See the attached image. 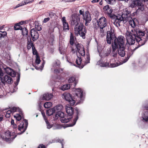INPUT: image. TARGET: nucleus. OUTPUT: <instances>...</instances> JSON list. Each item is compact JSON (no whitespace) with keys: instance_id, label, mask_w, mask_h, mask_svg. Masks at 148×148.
<instances>
[{"instance_id":"nucleus-62","label":"nucleus","mask_w":148,"mask_h":148,"mask_svg":"<svg viewBox=\"0 0 148 148\" xmlns=\"http://www.w3.org/2000/svg\"><path fill=\"white\" fill-rule=\"evenodd\" d=\"M59 117V116H58V114L57 112L55 116V117L54 118V120H56L57 119H58Z\"/></svg>"},{"instance_id":"nucleus-2","label":"nucleus","mask_w":148,"mask_h":148,"mask_svg":"<svg viewBox=\"0 0 148 148\" xmlns=\"http://www.w3.org/2000/svg\"><path fill=\"white\" fill-rule=\"evenodd\" d=\"M114 28L110 27V30L107 32V41L108 43L111 44L112 43V48L113 50L117 49L119 55L121 57H124L125 53V39L122 36H119L116 38L114 33Z\"/></svg>"},{"instance_id":"nucleus-4","label":"nucleus","mask_w":148,"mask_h":148,"mask_svg":"<svg viewBox=\"0 0 148 148\" xmlns=\"http://www.w3.org/2000/svg\"><path fill=\"white\" fill-rule=\"evenodd\" d=\"M116 17V19L114 22V24L117 27L126 23L127 21L132 19L130 16V12L127 8L123 10L122 15H118Z\"/></svg>"},{"instance_id":"nucleus-43","label":"nucleus","mask_w":148,"mask_h":148,"mask_svg":"<svg viewBox=\"0 0 148 148\" xmlns=\"http://www.w3.org/2000/svg\"><path fill=\"white\" fill-rule=\"evenodd\" d=\"M59 49L60 54H63L64 53L66 50L64 49H63L60 45H59Z\"/></svg>"},{"instance_id":"nucleus-1","label":"nucleus","mask_w":148,"mask_h":148,"mask_svg":"<svg viewBox=\"0 0 148 148\" xmlns=\"http://www.w3.org/2000/svg\"><path fill=\"white\" fill-rule=\"evenodd\" d=\"M144 29L146 30V29H142L140 26V29L136 27L132 29V33L127 31L125 36L127 43L129 45H132L134 44L136 40L138 44V46L136 47L134 45L133 48L132 46L130 47L127 53V56L123 61V63L126 62L133 54L134 51L138 47L145 44L147 40L143 37L145 33Z\"/></svg>"},{"instance_id":"nucleus-38","label":"nucleus","mask_w":148,"mask_h":148,"mask_svg":"<svg viewBox=\"0 0 148 148\" xmlns=\"http://www.w3.org/2000/svg\"><path fill=\"white\" fill-rule=\"evenodd\" d=\"M7 33L5 31H0V38H4L6 35Z\"/></svg>"},{"instance_id":"nucleus-61","label":"nucleus","mask_w":148,"mask_h":148,"mask_svg":"<svg viewBox=\"0 0 148 148\" xmlns=\"http://www.w3.org/2000/svg\"><path fill=\"white\" fill-rule=\"evenodd\" d=\"M45 146L43 144H40L38 147V148H45Z\"/></svg>"},{"instance_id":"nucleus-10","label":"nucleus","mask_w":148,"mask_h":148,"mask_svg":"<svg viewBox=\"0 0 148 148\" xmlns=\"http://www.w3.org/2000/svg\"><path fill=\"white\" fill-rule=\"evenodd\" d=\"M142 1L141 0H133L131 3L130 6L132 8L137 6L138 9L141 11L143 10L145 8V6L142 3Z\"/></svg>"},{"instance_id":"nucleus-23","label":"nucleus","mask_w":148,"mask_h":148,"mask_svg":"<svg viewBox=\"0 0 148 148\" xmlns=\"http://www.w3.org/2000/svg\"><path fill=\"white\" fill-rule=\"evenodd\" d=\"M27 21H22L19 23H18L16 24L14 26V29L15 30H20L22 29V27L20 25H22L24 23H26Z\"/></svg>"},{"instance_id":"nucleus-41","label":"nucleus","mask_w":148,"mask_h":148,"mask_svg":"<svg viewBox=\"0 0 148 148\" xmlns=\"http://www.w3.org/2000/svg\"><path fill=\"white\" fill-rule=\"evenodd\" d=\"M60 62L58 60L56 61L54 63L53 65V66L54 67H57V66H59L60 65Z\"/></svg>"},{"instance_id":"nucleus-13","label":"nucleus","mask_w":148,"mask_h":148,"mask_svg":"<svg viewBox=\"0 0 148 148\" xmlns=\"http://www.w3.org/2000/svg\"><path fill=\"white\" fill-rule=\"evenodd\" d=\"M83 18L84 20L86 21L85 25L87 26L88 23L90 22L91 18L90 14L88 12H86L85 14H83Z\"/></svg>"},{"instance_id":"nucleus-24","label":"nucleus","mask_w":148,"mask_h":148,"mask_svg":"<svg viewBox=\"0 0 148 148\" xmlns=\"http://www.w3.org/2000/svg\"><path fill=\"white\" fill-rule=\"evenodd\" d=\"M71 117L68 115V116H64L63 118L60 119V121L62 123H67L69 122L71 119Z\"/></svg>"},{"instance_id":"nucleus-29","label":"nucleus","mask_w":148,"mask_h":148,"mask_svg":"<svg viewBox=\"0 0 148 148\" xmlns=\"http://www.w3.org/2000/svg\"><path fill=\"white\" fill-rule=\"evenodd\" d=\"M76 113L77 114V116L76 118L74 120L73 124H70L69 126H72L74 125L76 123V122L78 119V116L79 115V111L77 109H76Z\"/></svg>"},{"instance_id":"nucleus-34","label":"nucleus","mask_w":148,"mask_h":148,"mask_svg":"<svg viewBox=\"0 0 148 148\" xmlns=\"http://www.w3.org/2000/svg\"><path fill=\"white\" fill-rule=\"evenodd\" d=\"M63 140H60V139H54L53 140H52L51 143H55V142H59L61 144V145L62 146V148H63Z\"/></svg>"},{"instance_id":"nucleus-42","label":"nucleus","mask_w":148,"mask_h":148,"mask_svg":"<svg viewBox=\"0 0 148 148\" xmlns=\"http://www.w3.org/2000/svg\"><path fill=\"white\" fill-rule=\"evenodd\" d=\"M57 113L58 114V116H59V117H60V119L63 118L64 116V113L62 112L59 111Z\"/></svg>"},{"instance_id":"nucleus-3","label":"nucleus","mask_w":148,"mask_h":148,"mask_svg":"<svg viewBox=\"0 0 148 148\" xmlns=\"http://www.w3.org/2000/svg\"><path fill=\"white\" fill-rule=\"evenodd\" d=\"M72 51L73 53H75L77 51L82 57L81 58L78 57L77 59L76 63L77 66H75V65L74 64H73L72 63H71V65H73L78 67L80 69H82L84 66L82 63V60L85 63V64L90 63V56L88 54H87L85 56V51L82 45L79 44H75L72 49Z\"/></svg>"},{"instance_id":"nucleus-40","label":"nucleus","mask_w":148,"mask_h":148,"mask_svg":"<svg viewBox=\"0 0 148 148\" xmlns=\"http://www.w3.org/2000/svg\"><path fill=\"white\" fill-rule=\"evenodd\" d=\"M108 4H113L115 3V0H105Z\"/></svg>"},{"instance_id":"nucleus-21","label":"nucleus","mask_w":148,"mask_h":148,"mask_svg":"<svg viewBox=\"0 0 148 148\" xmlns=\"http://www.w3.org/2000/svg\"><path fill=\"white\" fill-rule=\"evenodd\" d=\"M62 21L63 23V30H69V25L68 23L66 21V18L65 17H63L62 18Z\"/></svg>"},{"instance_id":"nucleus-7","label":"nucleus","mask_w":148,"mask_h":148,"mask_svg":"<svg viewBox=\"0 0 148 148\" xmlns=\"http://www.w3.org/2000/svg\"><path fill=\"white\" fill-rule=\"evenodd\" d=\"M98 27L100 29V32L103 33V29L106 27L107 25V22L106 18L104 17H102L97 21Z\"/></svg>"},{"instance_id":"nucleus-36","label":"nucleus","mask_w":148,"mask_h":148,"mask_svg":"<svg viewBox=\"0 0 148 148\" xmlns=\"http://www.w3.org/2000/svg\"><path fill=\"white\" fill-rule=\"evenodd\" d=\"M75 77H70L68 80V82L69 83H74L75 84Z\"/></svg>"},{"instance_id":"nucleus-47","label":"nucleus","mask_w":148,"mask_h":148,"mask_svg":"<svg viewBox=\"0 0 148 148\" xmlns=\"http://www.w3.org/2000/svg\"><path fill=\"white\" fill-rule=\"evenodd\" d=\"M11 125H13V127L14 129H16L17 128V125L14 123V120L13 119H11Z\"/></svg>"},{"instance_id":"nucleus-12","label":"nucleus","mask_w":148,"mask_h":148,"mask_svg":"<svg viewBox=\"0 0 148 148\" xmlns=\"http://www.w3.org/2000/svg\"><path fill=\"white\" fill-rule=\"evenodd\" d=\"M71 24L72 25L77 24L79 22L80 17L79 15H72L71 16Z\"/></svg>"},{"instance_id":"nucleus-60","label":"nucleus","mask_w":148,"mask_h":148,"mask_svg":"<svg viewBox=\"0 0 148 148\" xmlns=\"http://www.w3.org/2000/svg\"><path fill=\"white\" fill-rule=\"evenodd\" d=\"M55 15V14L52 12H50L49 13V16L51 18H52Z\"/></svg>"},{"instance_id":"nucleus-39","label":"nucleus","mask_w":148,"mask_h":148,"mask_svg":"<svg viewBox=\"0 0 148 148\" xmlns=\"http://www.w3.org/2000/svg\"><path fill=\"white\" fill-rule=\"evenodd\" d=\"M32 48V49H34V44L32 42H29L28 43L27 48L28 49H30L31 48Z\"/></svg>"},{"instance_id":"nucleus-11","label":"nucleus","mask_w":148,"mask_h":148,"mask_svg":"<svg viewBox=\"0 0 148 148\" xmlns=\"http://www.w3.org/2000/svg\"><path fill=\"white\" fill-rule=\"evenodd\" d=\"M103 10L104 13L108 14L111 18L113 19V20L114 22L115 20L116 19V17H114V16H116L112 14L113 11V10L112 8L110 7L108 5H107L103 7Z\"/></svg>"},{"instance_id":"nucleus-52","label":"nucleus","mask_w":148,"mask_h":148,"mask_svg":"<svg viewBox=\"0 0 148 148\" xmlns=\"http://www.w3.org/2000/svg\"><path fill=\"white\" fill-rule=\"evenodd\" d=\"M97 50L98 52L99 53V56L101 57H102L101 55V52L102 50V48H101V47L100 46H98L97 47Z\"/></svg>"},{"instance_id":"nucleus-28","label":"nucleus","mask_w":148,"mask_h":148,"mask_svg":"<svg viewBox=\"0 0 148 148\" xmlns=\"http://www.w3.org/2000/svg\"><path fill=\"white\" fill-rule=\"evenodd\" d=\"M70 88V85L69 84H66L64 85L63 86H61L60 88L61 90L64 91L69 89Z\"/></svg>"},{"instance_id":"nucleus-31","label":"nucleus","mask_w":148,"mask_h":148,"mask_svg":"<svg viewBox=\"0 0 148 148\" xmlns=\"http://www.w3.org/2000/svg\"><path fill=\"white\" fill-rule=\"evenodd\" d=\"M74 37L72 33H71L70 36V44L72 45H73L74 44Z\"/></svg>"},{"instance_id":"nucleus-6","label":"nucleus","mask_w":148,"mask_h":148,"mask_svg":"<svg viewBox=\"0 0 148 148\" xmlns=\"http://www.w3.org/2000/svg\"><path fill=\"white\" fill-rule=\"evenodd\" d=\"M1 136L4 140L10 143L13 141L16 136H14L12 135L10 132L8 130L2 134Z\"/></svg>"},{"instance_id":"nucleus-35","label":"nucleus","mask_w":148,"mask_h":148,"mask_svg":"<svg viewBox=\"0 0 148 148\" xmlns=\"http://www.w3.org/2000/svg\"><path fill=\"white\" fill-rule=\"evenodd\" d=\"M22 35L24 36L25 35H27L28 34V31L26 28L25 27L21 29Z\"/></svg>"},{"instance_id":"nucleus-37","label":"nucleus","mask_w":148,"mask_h":148,"mask_svg":"<svg viewBox=\"0 0 148 148\" xmlns=\"http://www.w3.org/2000/svg\"><path fill=\"white\" fill-rule=\"evenodd\" d=\"M113 60H113V59L111 60V61H110V64L109 65L110 63H108L109 65H108V66L110 67L113 68V67H116V66H118V65L116 64H115L111 63L112 61Z\"/></svg>"},{"instance_id":"nucleus-44","label":"nucleus","mask_w":148,"mask_h":148,"mask_svg":"<svg viewBox=\"0 0 148 148\" xmlns=\"http://www.w3.org/2000/svg\"><path fill=\"white\" fill-rule=\"evenodd\" d=\"M116 50H113L112 48V56L114 57H116L118 55L116 51H115Z\"/></svg>"},{"instance_id":"nucleus-33","label":"nucleus","mask_w":148,"mask_h":148,"mask_svg":"<svg viewBox=\"0 0 148 148\" xmlns=\"http://www.w3.org/2000/svg\"><path fill=\"white\" fill-rule=\"evenodd\" d=\"M52 103L50 102H47L44 105V107L46 108H48L51 106Z\"/></svg>"},{"instance_id":"nucleus-20","label":"nucleus","mask_w":148,"mask_h":148,"mask_svg":"<svg viewBox=\"0 0 148 148\" xmlns=\"http://www.w3.org/2000/svg\"><path fill=\"white\" fill-rule=\"evenodd\" d=\"M66 110L67 113L69 116H71L73 114V110L72 107L69 105L66 106Z\"/></svg>"},{"instance_id":"nucleus-58","label":"nucleus","mask_w":148,"mask_h":148,"mask_svg":"<svg viewBox=\"0 0 148 148\" xmlns=\"http://www.w3.org/2000/svg\"><path fill=\"white\" fill-rule=\"evenodd\" d=\"M50 20V18L49 17L45 18H44L43 21V22L44 23H45L47 21H49Z\"/></svg>"},{"instance_id":"nucleus-9","label":"nucleus","mask_w":148,"mask_h":148,"mask_svg":"<svg viewBox=\"0 0 148 148\" xmlns=\"http://www.w3.org/2000/svg\"><path fill=\"white\" fill-rule=\"evenodd\" d=\"M62 98L66 101L69 102L70 106L74 105L75 103V101L73 99L70 94L65 92L62 95Z\"/></svg>"},{"instance_id":"nucleus-30","label":"nucleus","mask_w":148,"mask_h":148,"mask_svg":"<svg viewBox=\"0 0 148 148\" xmlns=\"http://www.w3.org/2000/svg\"><path fill=\"white\" fill-rule=\"evenodd\" d=\"M54 108L56 111H58V112H59L62 110L63 106L61 105H59L54 107Z\"/></svg>"},{"instance_id":"nucleus-63","label":"nucleus","mask_w":148,"mask_h":148,"mask_svg":"<svg viewBox=\"0 0 148 148\" xmlns=\"http://www.w3.org/2000/svg\"><path fill=\"white\" fill-rule=\"evenodd\" d=\"M12 113V112L11 111V110L10 109L9 110H8L6 112V113H7V114H10L11 113Z\"/></svg>"},{"instance_id":"nucleus-5","label":"nucleus","mask_w":148,"mask_h":148,"mask_svg":"<svg viewBox=\"0 0 148 148\" xmlns=\"http://www.w3.org/2000/svg\"><path fill=\"white\" fill-rule=\"evenodd\" d=\"M74 31L75 34L77 36L79 35L83 39L85 38V34L86 32V30L83 23H79L75 25L74 27Z\"/></svg>"},{"instance_id":"nucleus-15","label":"nucleus","mask_w":148,"mask_h":148,"mask_svg":"<svg viewBox=\"0 0 148 148\" xmlns=\"http://www.w3.org/2000/svg\"><path fill=\"white\" fill-rule=\"evenodd\" d=\"M145 110L143 114L142 118L143 121L144 122H148V107H144Z\"/></svg>"},{"instance_id":"nucleus-45","label":"nucleus","mask_w":148,"mask_h":148,"mask_svg":"<svg viewBox=\"0 0 148 148\" xmlns=\"http://www.w3.org/2000/svg\"><path fill=\"white\" fill-rule=\"evenodd\" d=\"M40 60L38 55H36V63L37 64H38L40 62Z\"/></svg>"},{"instance_id":"nucleus-59","label":"nucleus","mask_w":148,"mask_h":148,"mask_svg":"<svg viewBox=\"0 0 148 148\" xmlns=\"http://www.w3.org/2000/svg\"><path fill=\"white\" fill-rule=\"evenodd\" d=\"M54 72L56 73H58L60 72V69H56L54 70Z\"/></svg>"},{"instance_id":"nucleus-16","label":"nucleus","mask_w":148,"mask_h":148,"mask_svg":"<svg viewBox=\"0 0 148 148\" xmlns=\"http://www.w3.org/2000/svg\"><path fill=\"white\" fill-rule=\"evenodd\" d=\"M53 97V95L52 93H46L42 95L40 98L43 100L48 101L50 100Z\"/></svg>"},{"instance_id":"nucleus-54","label":"nucleus","mask_w":148,"mask_h":148,"mask_svg":"<svg viewBox=\"0 0 148 148\" xmlns=\"http://www.w3.org/2000/svg\"><path fill=\"white\" fill-rule=\"evenodd\" d=\"M5 94H3V91L2 89L0 90V98H2L3 96H5Z\"/></svg>"},{"instance_id":"nucleus-27","label":"nucleus","mask_w":148,"mask_h":148,"mask_svg":"<svg viewBox=\"0 0 148 148\" xmlns=\"http://www.w3.org/2000/svg\"><path fill=\"white\" fill-rule=\"evenodd\" d=\"M12 112H19L20 114L22 112L21 110L18 107H13L10 108Z\"/></svg>"},{"instance_id":"nucleus-49","label":"nucleus","mask_w":148,"mask_h":148,"mask_svg":"<svg viewBox=\"0 0 148 148\" xmlns=\"http://www.w3.org/2000/svg\"><path fill=\"white\" fill-rule=\"evenodd\" d=\"M54 35L53 34H51L49 40V42H51L52 43L54 41Z\"/></svg>"},{"instance_id":"nucleus-51","label":"nucleus","mask_w":148,"mask_h":148,"mask_svg":"<svg viewBox=\"0 0 148 148\" xmlns=\"http://www.w3.org/2000/svg\"><path fill=\"white\" fill-rule=\"evenodd\" d=\"M45 122L47 124V128L49 129L51 128L52 127V126L49 123L48 121L47 120V121H45Z\"/></svg>"},{"instance_id":"nucleus-19","label":"nucleus","mask_w":148,"mask_h":148,"mask_svg":"<svg viewBox=\"0 0 148 148\" xmlns=\"http://www.w3.org/2000/svg\"><path fill=\"white\" fill-rule=\"evenodd\" d=\"M31 36L34 41H35L38 38L39 36L38 32L34 29L31 30Z\"/></svg>"},{"instance_id":"nucleus-18","label":"nucleus","mask_w":148,"mask_h":148,"mask_svg":"<svg viewBox=\"0 0 148 148\" xmlns=\"http://www.w3.org/2000/svg\"><path fill=\"white\" fill-rule=\"evenodd\" d=\"M5 72L9 75L12 77H14L16 75V73L11 69L9 67H7L4 68Z\"/></svg>"},{"instance_id":"nucleus-48","label":"nucleus","mask_w":148,"mask_h":148,"mask_svg":"<svg viewBox=\"0 0 148 148\" xmlns=\"http://www.w3.org/2000/svg\"><path fill=\"white\" fill-rule=\"evenodd\" d=\"M35 28L38 31H40L42 29L40 26L37 24L36 23H35Z\"/></svg>"},{"instance_id":"nucleus-8","label":"nucleus","mask_w":148,"mask_h":148,"mask_svg":"<svg viewBox=\"0 0 148 148\" xmlns=\"http://www.w3.org/2000/svg\"><path fill=\"white\" fill-rule=\"evenodd\" d=\"M20 124L18 125V129L19 131L21 132L18 133V134H21L24 132L26 130L28 124L27 121L24 119L23 121H20L19 122Z\"/></svg>"},{"instance_id":"nucleus-56","label":"nucleus","mask_w":148,"mask_h":148,"mask_svg":"<svg viewBox=\"0 0 148 148\" xmlns=\"http://www.w3.org/2000/svg\"><path fill=\"white\" fill-rule=\"evenodd\" d=\"M32 50L33 51V53L34 55H36H36H38V54L37 53V51L35 49V48L34 49H32Z\"/></svg>"},{"instance_id":"nucleus-46","label":"nucleus","mask_w":148,"mask_h":148,"mask_svg":"<svg viewBox=\"0 0 148 148\" xmlns=\"http://www.w3.org/2000/svg\"><path fill=\"white\" fill-rule=\"evenodd\" d=\"M20 74L19 73H18L17 74V78L16 79V82L15 83V85L16 86H17L20 80Z\"/></svg>"},{"instance_id":"nucleus-26","label":"nucleus","mask_w":148,"mask_h":148,"mask_svg":"<svg viewBox=\"0 0 148 148\" xmlns=\"http://www.w3.org/2000/svg\"><path fill=\"white\" fill-rule=\"evenodd\" d=\"M56 111L53 107L47 110L46 114L49 116H51L52 115L53 113L56 112Z\"/></svg>"},{"instance_id":"nucleus-22","label":"nucleus","mask_w":148,"mask_h":148,"mask_svg":"<svg viewBox=\"0 0 148 148\" xmlns=\"http://www.w3.org/2000/svg\"><path fill=\"white\" fill-rule=\"evenodd\" d=\"M128 21H129V24L133 28H134L138 23V21L136 18H134L132 19L129 20Z\"/></svg>"},{"instance_id":"nucleus-55","label":"nucleus","mask_w":148,"mask_h":148,"mask_svg":"<svg viewBox=\"0 0 148 148\" xmlns=\"http://www.w3.org/2000/svg\"><path fill=\"white\" fill-rule=\"evenodd\" d=\"M41 114L45 121H47V118L46 117V116H45V113L43 112L42 111L41 112Z\"/></svg>"},{"instance_id":"nucleus-32","label":"nucleus","mask_w":148,"mask_h":148,"mask_svg":"<svg viewBox=\"0 0 148 148\" xmlns=\"http://www.w3.org/2000/svg\"><path fill=\"white\" fill-rule=\"evenodd\" d=\"M20 114H16V115L14 116V117L15 118L16 120L18 121H19L22 118V117L21 115V114H22V112Z\"/></svg>"},{"instance_id":"nucleus-17","label":"nucleus","mask_w":148,"mask_h":148,"mask_svg":"<svg viewBox=\"0 0 148 148\" xmlns=\"http://www.w3.org/2000/svg\"><path fill=\"white\" fill-rule=\"evenodd\" d=\"M1 80V82L4 84L6 83L10 84L12 82L11 77L7 75H5L3 78H2Z\"/></svg>"},{"instance_id":"nucleus-25","label":"nucleus","mask_w":148,"mask_h":148,"mask_svg":"<svg viewBox=\"0 0 148 148\" xmlns=\"http://www.w3.org/2000/svg\"><path fill=\"white\" fill-rule=\"evenodd\" d=\"M97 64L102 67H107L109 65L108 62H104L101 60H99L97 62Z\"/></svg>"},{"instance_id":"nucleus-53","label":"nucleus","mask_w":148,"mask_h":148,"mask_svg":"<svg viewBox=\"0 0 148 148\" xmlns=\"http://www.w3.org/2000/svg\"><path fill=\"white\" fill-rule=\"evenodd\" d=\"M4 72L0 68V80H1L2 78V77L3 76Z\"/></svg>"},{"instance_id":"nucleus-50","label":"nucleus","mask_w":148,"mask_h":148,"mask_svg":"<svg viewBox=\"0 0 148 148\" xmlns=\"http://www.w3.org/2000/svg\"><path fill=\"white\" fill-rule=\"evenodd\" d=\"M44 62L42 63L41 64V65L39 67H37V66H36L35 67L36 69L38 70H42L44 66Z\"/></svg>"},{"instance_id":"nucleus-64","label":"nucleus","mask_w":148,"mask_h":148,"mask_svg":"<svg viewBox=\"0 0 148 148\" xmlns=\"http://www.w3.org/2000/svg\"><path fill=\"white\" fill-rule=\"evenodd\" d=\"M99 0H93L91 2L92 3L97 2L99 1Z\"/></svg>"},{"instance_id":"nucleus-57","label":"nucleus","mask_w":148,"mask_h":148,"mask_svg":"<svg viewBox=\"0 0 148 148\" xmlns=\"http://www.w3.org/2000/svg\"><path fill=\"white\" fill-rule=\"evenodd\" d=\"M28 2H27L25 1H22L21 3H19V4L21 6H22L23 5H25L26 4L28 3Z\"/></svg>"},{"instance_id":"nucleus-14","label":"nucleus","mask_w":148,"mask_h":148,"mask_svg":"<svg viewBox=\"0 0 148 148\" xmlns=\"http://www.w3.org/2000/svg\"><path fill=\"white\" fill-rule=\"evenodd\" d=\"M75 95L80 100L81 102L83 101L84 99V97L83 95V92L81 90V89L79 88L75 89Z\"/></svg>"}]
</instances>
